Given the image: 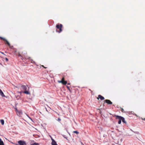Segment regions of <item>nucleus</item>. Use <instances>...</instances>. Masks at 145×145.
<instances>
[{
	"mask_svg": "<svg viewBox=\"0 0 145 145\" xmlns=\"http://www.w3.org/2000/svg\"><path fill=\"white\" fill-rule=\"evenodd\" d=\"M18 142L19 145H27L26 142L24 140H19Z\"/></svg>",
	"mask_w": 145,
	"mask_h": 145,
	"instance_id": "1",
	"label": "nucleus"
},
{
	"mask_svg": "<svg viewBox=\"0 0 145 145\" xmlns=\"http://www.w3.org/2000/svg\"><path fill=\"white\" fill-rule=\"evenodd\" d=\"M16 111V112L18 116H20L22 114V112L21 110H18L16 108H15Z\"/></svg>",
	"mask_w": 145,
	"mask_h": 145,
	"instance_id": "2",
	"label": "nucleus"
},
{
	"mask_svg": "<svg viewBox=\"0 0 145 145\" xmlns=\"http://www.w3.org/2000/svg\"><path fill=\"white\" fill-rule=\"evenodd\" d=\"M116 116L117 117V118L118 119H120L121 120H122V121L123 122H124L125 123V121L124 118L123 117H122L120 116Z\"/></svg>",
	"mask_w": 145,
	"mask_h": 145,
	"instance_id": "3",
	"label": "nucleus"
},
{
	"mask_svg": "<svg viewBox=\"0 0 145 145\" xmlns=\"http://www.w3.org/2000/svg\"><path fill=\"white\" fill-rule=\"evenodd\" d=\"M62 27V24H60L59 26L58 25H56V27L58 29H59L60 32L62 31L61 27Z\"/></svg>",
	"mask_w": 145,
	"mask_h": 145,
	"instance_id": "4",
	"label": "nucleus"
},
{
	"mask_svg": "<svg viewBox=\"0 0 145 145\" xmlns=\"http://www.w3.org/2000/svg\"><path fill=\"white\" fill-rule=\"evenodd\" d=\"M0 38L2 39H3V40H4L6 42V43L8 44V46H10V44L9 43V42L7 41V40L5 38H3L2 37H0Z\"/></svg>",
	"mask_w": 145,
	"mask_h": 145,
	"instance_id": "5",
	"label": "nucleus"
},
{
	"mask_svg": "<svg viewBox=\"0 0 145 145\" xmlns=\"http://www.w3.org/2000/svg\"><path fill=\"white\" fill-rule=\"evenodd\" d=\"M52 140V145H57L55 141L52 138H51Z\"/></svg>",
	"mask_w": 145,
	"mask_h": 145,
	"instance_id": "6",
	"label": "nucleus"
},
{
	"mask_svg": "<svg viewBox=\"0 0 145 145\" xmlns=\"http://www.w3.org/2000/svg\"><path fill=\"white\" fill-rule=\"evenodd\" d=\"M105 101L108 104H112V103L109 100H105Z\"/></svg>",
	"mask_w": 145,
	"mask_h": 145,
	"instance_id": "7",
	"label": "nucleus"
},
{
	"mask_svg": "<svg viewBox=\"0 0 145 145\" xmlns=\"http://www.w3.org/2000/svg\"><path fill=\"white\" fill-rule=\"evenodd\" d=\"M0 94L3 97H5V96L4 95L2 91L0 89Z\"/></svg>",
	"mask_w": 145,
	"mask_h": 145,
	"instance_id": "8",
	"label": "nucleus"
},
{
	"mask_svg": "<svg viewBox=\"0 0 145 145\" xmlns=\"http://www.w3.org/2000/svg\"><path fill=\"white\" fill-rule=\"evenodd\" d=\"M98 97H99L98 98V99H99V98L100 99H101V100H103L104 99V98L103 97L101 96V95H99L98 96Z\"/></svg>",
	"mask_w": 145,
	"mask_h": 145,
	"instance_id": "9",
	"label": "nucleus"
},
{
	"mask_svg": "<svg viewBox=\"0 0 145 145\" xmlns=\"http://www.w3.org/2000/svg\"><path fill=\"white\" fill-rule=\"evenodd\" d=\"M1 122L2 125H3L4 123V120H0Z\"/></svg>",
	"mask_w": 145,
	"mask_h": 145,
	"instance_id": "10",
	"label": "nucleus"
},
{
	"mask_svg": "<svg viewBox=\"0 0 145 145\" xmlns=\"http://www.w3.org/2000/svg\"><path fill=\"white\" fill-rule=\"evenodd\" d=\"M0 145H4V143L2 140L0 141Z\"/></svg>",
	"mask_w": 145,
	"mask_h": 145,
	"instance_id": "11",
	"label": "nucleus"
},
{
	"mask_svg": "<svg viewBox=\"0 0 145 145\" xmlns=\"http://www.w3.org/2000/svg\"><path fill=\"white\" fill-rule=\"evenodd\" d=\"M24 93L27 94H30V93L28 91H24Z\"/></svg>",
	"mask_w": 145,
	"mask_h": 145,
	"instance_id": "12",
	"label": "nucleus"
},
{
	"mask_svg": "<svg viewBox=\"0 0 145 145\" xmlns=\"http://www.w3.org/2000/svg\"><path fill=\"white\" fill-rule=\"evenodd\" d=\"M67 83V82L66 81H63L62 84L65 85Z\"/></svg>",
	"mask_w": 145,
	"mask_h": 145,
	"instance_id": "13",
	"label": "nucleus"
},
{
	"mask_svg": "<svg viewBox=\"0 0 145 145\" xmlns=\"http://www.w3.org/2000/svg\"><path fill=\"white\" fill-rule=\"evenodd\" d=\"M73 133L76 134H78L79 132L77 131H73Z\"/></svg>",
	"mask_w": 145,
	"mask_h": 145,
	"instance_id": "14",
	"label": "nucleus"
},
{
	"mask_svg": "<svg viewBox=\"0 0 145 145\" xmlns=\"http://www.w3.org/2000/svg\"><path fill=\"white\" fill-rule=\"evenodd\" d=\"M119 119V121L118 122V123L119 124H120L121 123V120L120 119Z\"/></svg>",
	"mask_w": 145,
	"mask_h": 145,
	"instance_id": "15",
	"label": "nucleus"
},
{
	"mask_svg": "<svg viewBox=\"0 0 145 145\" xmlns=\"http://www.w3.org/2000/svg\"><path fill=\"white\" fill-rule=\"evenodd\" d=\"M39 144L36 143H34L32 145H39Z\"/></svg>",
	"mask_w": 145,
	"mask_h": 145,
	"instance_id": "16",
	"label": "nucleus"
},
{
	"mask_svg": "<svg viewBox=\"0 0 145 145\" xmlns=\"http://www.w3.org/2000/svg\"><path fill=\"white\" fill-rule=\"evenodd\" d=\"M58 82L59 83H61L62 84L63 81L62 80H61V81H58Z\"/></svg>",
	"mask_w": 145,
	"mask_h": 145,
	"instance_id": "17",
	"label": "nucleus"
},
{
	"mask_svg": "<svg viewBox=\"0 0 145 145\" xmlns=\"http://www.w3.org/2000/svg\"><path fill=\"white\" fill-rule=\"evenodd\" d=\"M22 87L24 89H26V87L25 86H23Z\"/></svg>",
	"mask_w": 145,
	"mask_h": 145,
	"instance_id": "18",
	"label": "nucleus"
},
{
	"mask_svg": "<svg viewBox=\"0 0 145 145\" xmlns=\"http://www.w3.org/2000/svg\"><path fill=\"white\" fill-rule=\"evenodd\" d=\"M61 120V119L60 118H58V119H57V121H60Z\"/></svg>",
	"mask_w": 145,
	"mask_h": 145,
	"instance_id": "19",
	"label": "nucleus"
},
{
	"mask_svg": "<svg viewBox=\"0 0 145 145\" xmlns=\"http://www.w3.org/2000/svg\"><path fill=\"white\" fill-rule=\"evenodd\" d=\"M64 77H63V78H62V80H62V81H64Z\"/></svg>",
	"mask_w": 145,
	"mask_h": 145,
	"instance_id": "20",
	"label": "nucleus"
},
{
	"mask_svg": "<svg viewBox=\"0 0 145 145\" xmlns=\"http://www.w3.org/2000/svg\"><path fill=\"white\" fill-rule=\"evenodd\" d=\"M5 59H6V61H8V59L7 58H6Z\"/></svg>",
	"mask_w": 145,
	"mask_h": 145,
	"instance_id": "21",
	"label": "nucleus"
},
{
	"mask_svg": "<svg viewBox=\"0 0 145 145\" xmlns=\"http://www.w3.org/2000/svg\"><path fill=\"white\" fill-rule=\"evenodd\" d=\"M0 53H1L2 54H3L4 55V53L3 52H0Z\"/></svg>",
	"mask_w": 145,
	"mask_h": 145,
	"instance_id": "22",
	"label": "nucleus"
},
{
	"mask_svg": "<svg viewBox=\"0 0 145 145\" xmlns=\"http://www.w3.org/2000/svg\"><path fill=\"white\" fill-rule=\"evenodd\" d=\"M29 118L30 119V120H31V121H32V120H31V119L30 118V117H29Z\"/></svg>",
	"mask_w": 145,
	"mask_h": 145,
	"instance_id": "23",
	"label": "nucleus"
},
{
	"mask_svg": "<svg viewBox=\"0 0 145 145\" xmlns=\"http://www.w3.org/2000/svg\"><path fill=\"white\" fill-rule=\"evenodd\" d=\"M123 109H122V111L123 112Z\"/></svg>",
	"mask_w": 145,
	"mask_h": 145,
	"instance_id": "24",
	"label": "nucleus"
},
{
	"mask_svg": "<svg viewBox=\"0 0 145 145\" xmlns=\"http://www.w3.org/2000/svg\"><path fill=\"white\" fill-rule=\"evenodd\" d=\"M42 66L43 67H44V68H45L44 66H43V65H42Z\"/></svg>",
	"mask_w": 145,
	"mask_h": 145,
	"instance_id": "25",
	"label": "nucleus"
},
{
	"mask_svg": "<svg viewBox=\"0 0 145 145\" xmlns=\"http://www.w3.org/2000/svg\"><path fill=\"white\" fill-rule=\"evenodd\" d=\"M144 120H145V118L144 119Z\"/></svg>",
	"mask_w": 145,
	"mask_h": 145,
	"instance_id": "26",
	"label": "nucleus"
}]
</instances>
